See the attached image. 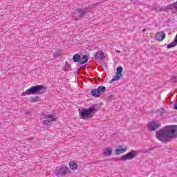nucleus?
Segmentation results:
<instances>
[{
  "label": "nucleus",
  "mask_w": 177,
  "mask_h": 177,
  "mask_svg": "<svg viewBox=\"0 0 177 177\" xmlns=\"http://www.w3.org/2000/svg\"><path fill=\"white\" fill-rule=\"evenodd\" d=\"M165 37H166L165 32L161 31L156 33V39L158 41H164V39H165Z\"/></svg>",
  "instance_id": "9"
},
{
  "label": "nucleus",
  "mask_w": 177,
  "mask_h": 177,
  "mask_svg": "<svg viewBox=\"0 0 177 177\" xmlns=\"http://www.w3.org/2000/svg\"><path fill=\"white\" fill-rule=\"evenodd\" d=\"M103 154L106 157H110V156H111L112 154L111 150H110L109 149H106L103 152Z\"/></svg>",
  "instance_id": "19"
},
{
  "label": "nucleus",
  "mask_w": 177,
  "mask_h": 177,
  "mask_svg": "<svg viewBox=\"0 0 177 177\" xmlns=\"http://www.w3.org/2000/svg\"><path fill=\"white\" fill-rule=\"evenodd\" d=\"M124 151H127V148L124 149H116L115 153L117 155L122 154Z\"/></svg>",
  "instance_id": "16"
},
{
  "label": "nucleus",
  "mask_w": 177,
  "mask_h": 177,
  "mask_svg": "<svg viewBox=\"0 0 177 177\" xmlns=\"http://www.w3.org/2000/svg\"><path fill=\"white\" fill-rule=\"evenodd\" d=\"M46 88L42 85H36L27 89L22 93L21 96H27V95H41L45 92Z\"/></svg>",
  "instance_id": "3"
},
{
  "label": "nucleus",
  "mask_w": 177,
  "mask_h": 177,
  "mask_svg": "<svg viewBox=\"0 0 177 177\" xmlns=\"http://www.w3.org/2000/svg\"><path fill=\"white\" fill-rule=\"evenodd\" d=\"M88 55H83L82 57H80V64H85V63H88Z\"/></svg>",
  "instance_id": "11"
},
{
  "label": "nucleus",
  "mask_w": 177,
  "mask_h": 177,
  "mask_svg": "<svg viewBox=\"0 0 177 177\" xmlns=\"http://www.w3.org/2000/svg\"><path fill=\"white\" fill-rule=\"evenodd\" d=\"M74 63H80L81 60V55L80 54H75L73 57Z\"/></svg>",
  "instance_id": "12"
},
{
  "label": "nucleus",
  "mask_w": 177,
  "mask_h": 177,
  "mask_svg": "<svg viewBox=\"0 0 177 177\" xmlns=\"http://www.w3.org/2000/svg\"><path fill=\"white\" fill-rule=\"evenodd\" d=\"M167 10H168V8H167V7H165L160 8L159 12H167Z\"/></svg>",
  "instance_id": "26"
},
{
  "label": "nucleus",
  "mask_w": 177,
  "mask_h": 177,
  "mask_svg": "<svg viewBox=\"0 0 177 177\" xmlns=\"http://www.w3.org/2000/svg\"><path fill=\"white\" fill-rule=\"evenodd\" d=\"M100 108L97 104H94L88 109H83L80 112V115L83 120H88V118H92L95 115V113L97 112Z\"/></svg>",
  "instance_id": "2"
},
{
  "label": "nucleus",
  "mask_w": 177,
  "mask_h": 177,
  "mask_svg": "<svg viewBox=\"0 0 177 177\" xmlns=\"http://www.w3.org/2000/svg\"><path fill=\"white\" fill-rule=\"evenodd\" d=\"M171 80L172 81V82H177V77L176 76H172L171 77Z\"/></svg>",
  "instance_id": "25"
},
{
  "label": "nucleus",
  "mask_w": 177,
  "mask_h": 177,
  "mask_svg": "<svg viewBox=\"0 0 177 177\" xmlns=\"http://www.w3.org/2000/svg\"><path fill=\"white\" fill-rule=\"evenodd\" d=\"M67 173L70 174V169H68V167L64 165L61 167H57L54 171L55 175L57 177L66 176Z\"/></svg>",
  "instance_id": "4"
},
{
  "label": "nucleus",
  "mask_w": 177,
  "mask_h": 177,
  "mask_svg": "<svg viewBox=\"0 0 177 177\" xmlns=\"http://www.w3.org/2000/svg\"><path fill=\"white\" fill-rule=\"evenodd\" d=\"M44 118H46V120H48V118H50L51 120H55V115L53 114L44 115Z\"/></svg>",
  "instance_id": "24"
},
{
  "label": "nucleus",
  "mask_w": 177,
  "mask_h": 177,
  "mask_svg": "<svg viewBox=\"0 0 177 177\" xmlns=\"http://www.w3.org/2000/svg\"><path fill=\"white\" fill-rule=\"evenodd\" d=\"M142 152H144V153H149V151L145 150V151H142Z\"/></svg>",
  "instance_id": "31"
},
{
  "label": "nucleus",
  "mask_w": 177,
  "mask_h": 177,
  "mask_svg": "<svg viewBox=\"0 0 177 177\" xmlns=\"http://www.w3.org/2000/svg\"><path fill=\"white\" fill-rule=\"evenodd\" d=\"M81 68H82V66H80V68H77V71H80V70H81Z\"/></svg>",
  "instance_id": "30"
},
{
  "label": "nucleus",
  "mask_w": 177,
  "mask_h": 177,
  "mask_svg": "<svg viewBox=\"0 0 177 177\" xmlns=\"http://www.w3.org/2000/svg\"><path fill=\"white\" fill-rule=\"evenodd\" d=\"M147 29H143L142 30V32H145V31H147Z\"/></svg>",
  "instance_id": "32"
},
{
  "label": "nucleus",
  "mask_w": 177,
  "mask_h": 177,
  "mask_svg": "<svg viewBox=\"0 0 177 177\" xmlns=\"http://www.w3.org/2000/svg\"><path fill=\"white\" fill-rule=\"evenodd\" d=\"M106 92V87L104 86H100L97 88H94L91 91V93L93 97H100L102 93Z\"/></svg>",
  "instance_id": "5"
},
{
  "label": "nucleus",
  "mask_w": 177,
  "mask_h": 177,
  "mask_svg": "<svg viewBox=\"0 0 177 177\" xmlns=\"http://www.w3.org/2000/svg\"><path fill=\"white\" fill-rule=\"evenodd\" d=\"M122 71H124V68H122V66H120L117 67L116 74H118L119 75H122Z\"/></svg>",
  "instance_id": "17"
},
{
  "label": "nucleus",
  "mask_w": 177,
  "mask_h": 177,
  "mask_svg": "<svg viewBox=\"0 0 177 177\" xmlns=\"http://www.w3.org/2000/svg\"><path fill=\"white\" fill-rule=\"evenodd\" d=\"M63 54V52L62 51V50H59L58 51H56L54 53V57H60V56H62V55Z\"/></svg>",
  "instance_id": "20"
},
{
  "label": "nucleus",
  "mask_w": 177,
  "mask_h": 177,
  "mask_svg": "<svg viewBox=\"0 0 177 177\" xmlns=\"http://www.w3.org/2000/svg\"><path fill=\"white\" fill-rule=\"evenodd\" d=\"M69 168H71V169H73L74 171L77 169V168H78V165L75 162H70Z\"/></svg>",
  "instance_id": "14"
},
{
  "label": "nucleus",
  "mask_w": 177,
  "mask_h": 177,
  "mask_svg": "<svg viewBox=\"0 0 177 177\" xmlns=\"http://www.w3.org/2000/svg\"><path fill=\"white\" fill-rule=\"evenodd\" d=\"M136 151L132 150L131 151L127 153L126 155L121 156L120 158H116L115 160H119L120 161H127L128 160H133L136 157Z\"/></svg>",
  "instance_id": "6"
},
{
  "label": "nucleus",
  "mask_w": 177,
  "mask_h": 177,
  "mask_svg": "<svg viewBox=\"0 0 177 177\" xmlns=\"http://www.w3.org/2000/svg\"><path fill=\"white\" fill-rule=\"evenodd\" d=\"M53 121H55V120L49 119V120H44L43 121V125H47V126L51 125Z\"/></svg>",
  "instance_id": "18"
},
{
  "label": "nucleus",
  "mask_w": 177,
  "mask_h": 177,
  "mask_svg": "<svg viewBox=\"0 0 177 177\" xmlns=\"http://www.w3.org/2000/svg\"><path fill=\"white\" fill-rule=\"evenodd\" d=\"M160 127L161 124L158 121H152L147 124V128L149 131H156V129H158Z\"/></svg>",
  "instance_id": "7"
},
{
  "label": "nucleus",
  "mask_w": 177,
  "mask_h": 177,
  "mask_svg": "<svg viewBox=\"0 0 177 177\" xmlns=\"http://www.w3.org/2000/svg\"><path fill=\"white\" fill-rule=\"evenodd\" d=\"M167 10L171 9H176L177 10V1L173 3L172 4L167 6Z\"/></svg>",
  "instance_id": "15"
},
{
  "label": "nucleus",
  "mask_w": 177,
  "mask_h": 177,
  "mask_svg": "<svg viewBox=\"0 0 177 177\" xmlns=\"http://www.w3.org/2000/svg\"><path fill=\"white\" fill-rule=\"evenodd\" d=\"M123 75H119L118 73H116V75L111 80V82H114V81H120L121 78H122Z\"/></svg>",
  "instance_id": "13"
},
{
  "label": "nucleus",
  "mask_w": 177,
  "mask_h": 177,
  "mask_svg": "<svg viewBox=\"0 0 177 177\" xmlns=\"http://www.w3.org/2000/svg\"><path fill=\"white\" fill-rule=\"evenodd\" d=\"M71 68V64H68V62H66L65 63L64 71H69Z\"/></svg>",
  "instance_id": "22"
},
{
  "label": "nucleus",
  "mask_w": 177,
  "mask_h": 177,
  "mask_svg": "<svg viewBox=\"0 0 177 177\" xmlns=\"http://www.w3.org/2000/svg\"><path fill=\"white\" fill-rule=\"evenodd\" d=\"M82 67H86V65H84V66H82Z\"/></svg>",
  "instance_id": "34"
},
{
  "label": "nucleus",
  "mask_w": 177,
  "mask_h": 177,
  "mask_svg": "<svg viewBox=\"0 0 177 177\" xmlns=\"http://www.w3.org/2000/svg\"><path fill=\"white\" fill-rule=\"evenodd\" d=\"M38 100H39V97H38V96H35V97H30L31 103H35V102H38Z\"/></svg>",
  "instance_id": "23"
},
{
  "label": "nucleus",
  "mask_w": 177,
  "mask_h": 177,
  "mask_svg": "<svg viewBox=\"0 0 177 177\" xmlns=\"http://www.w3.org/2000/svg\"><path fill=\"white\" fill-rule=\"evenodd\" d=\"M174 41H175V43L177 44V34H176V37H175V38H174Z\"/></svg>",
  "instance_id": "29"
},
{
  "label": "nucleus",
  "mask_w": 177,
  "mask_h": 177,
  "mask_svg": "<svg viewBox=\"0 0 177 177\" xmlns=\"http://www.w3.org/2000/svg\"><path fill=\"white\" fill-rule=\"evenodd\" d=\"M89 12V10H88V8H77L76 10V13L77 15V17L81 19L82 17H84L86 15H88Z\"/></svg>",
  "instance_id": "8"
},
{
  "label": "nucleus",
  "mask_w": 177,
  "mask_h": 177,
  "mask_svg": "<svg viewBox=\"0 0 177 177\" xmlns=\"http://www.w3.org/2000/svg\"><path fill=\"white\" fill-rule=\"evenodd\" d=\"M94 56L96 60H104V53L102 51H97Z\"/></svg>",
  "instance_id": "10"
},
{
  "label": "nucleus",
  "mask_w": 177,
  "mask_h": 177,
  "mask_svg": "<svg viewBox=\"0 0 177 177\" xmlns=\"http://www.w3.org/2000/svg\"><path fill=\"white\" fill-rule=\"evenodd\" d=\"M118 53H121V51H117Z\"/></svg>",
  "instance_id": "33"
},
{
  "label": "nucleus",
  "mask_w": 177,
  "mask_h": 177,
  "mask_svg": "<svg viewBox=\"0 0 177 177\" xmlns=\"http://www.w3.org/2000/svg\"><path fill=\"white\" fill-rule=\"evenodd\" d=\"M177 44L173 41L171 43L167 45V49H171V48H175Z\"/></svg>",
  "instance_id": "21"
},
{
  "label": "nucleus",
  "mask_w": 177,
  "mask_h": 177,
  "mask_svg": "<svg viewBox=\"0 0 177 177\" xmlns=\"http://www.w3.org/2000/svg\"><path fill=\"white\" fill-rule=\"evenodd\" d=\"M177 138V125L165 126L156 132V139L163 143Z\"/></svg>",
  "instance_id": "1"
},
{
  "label": "nucleus",
  "mask_w": 177,
  "mask_h": 177,
  "mask_svg": "<svg viewBox=\"0 0 177 177\" xmlns=\"http://www.w3.org/2000/svg\"><path fill=\"white\" fill-rule=\"evenodd\" d=\"M160 115H162V114H165V109H160Z\"/></svg>",
  "instance_id": "27"
},
{
  "label": "nucleus",
  "mask_w": 177,
  "mask_h": 177,
  "mask_svg": "<svg viewBox=\"0 0 177 177\" xmlns=\"http://www.w3.org/2000/svg\"><path fill=\"white\" fill-rule=\"evenodd\" d=\"M174 110H177V102L174 104Z\"/></svg>",
  "instance_id": "28"
}]
</instances>
